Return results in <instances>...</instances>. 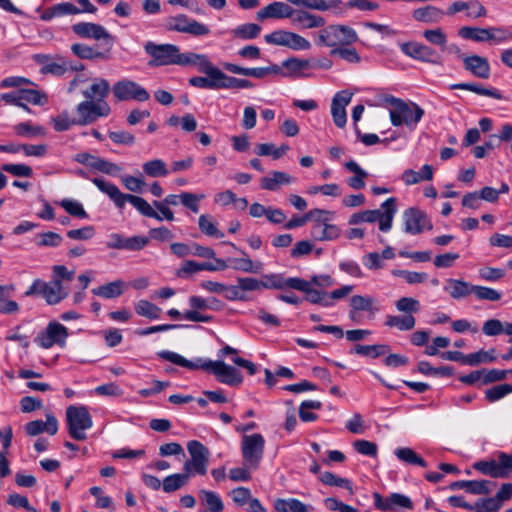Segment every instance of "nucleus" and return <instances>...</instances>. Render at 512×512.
<instances>
[{
	"instance_id": "c756f323",
	"label": "nucleus",
	"mask_w": 512,
	"mask_h": 512,
	"mask_svg": "<svg viewBox=\"0 0 512 512\" xmlns=\"http://www.w3.org/2000/svg\"><path fill=\"white\" fill-rule=\"evenodd\" d=\"M444 286L446 291L452 299L459 300L466 298L473 293V284L460 279H448Z\"/></svg>"
},
{
	"instance_id": "b1692460",
	"label": "nucleus",
	"mask_w": 512,
	"mask_h": 512,
	"mask_svg": "<svg viewBox=\"0 0 512 512\" xmlns=\"http://www.w3.org/2000/svg\"><path fill=\"white\" fill-rule=\"evenodd\" d=\"M178 65L184 67H195L199 72H215V66L209 60L208 56L195 52H180Z\"/></svg>"
},
{
	"instance_id": "2eb2a0df",
	"label": "nucleus",
	"mask_w": 512,
	"mask_h": 512,
	"mask_svg": "<svg viewBox=\"0 0 512 512\" xmlns=\"http://www.w3.org/2000/svg\"><path fill=\"white\" fill-rule=\"evenodd\" d=\"M67 337V328L59 322L51 321L46 329L36 336L34 341L39 347L49 349L55 344L61 347L64 346Z\"/></svg>"
},
{
	"instance_id": "bb28decb",
	"label": "nucleus",
	"mask_w": 512,
	"mask_h": 512,
	"mask_svg": "<svg viewBox=\"0 0 512 512\" xmlns=\"http://www.w3.org/2000/svg\"><path fill=\"white\" fill-rule=\"evenodd\" d=\"M24 430L29 436H37L42 432L55 435L58 431V421L53 414L48 413L46 414V422L42 420L30 421L25 425Z\"/></svg>"
},
{
	"instance_id": "6e6552de",
	"label": "nucleus",
	"mask_w": 512,
	"mask_h": 512,
	"mask_svg": "<svg viewBox=\"0 0 512 512\" xmlns=\"http://www.w3.org/2000/svg\"><path fill=\"white\" fill-rule=\"evenodd\" d=\"M34 295H41L47 304L55 305L68 296V291L58 280L45 282L41 279H35L32 285L25 291V296L27 297Z\"/></svg>"
},
{
	"instance_id": "4468645a",
	"label": "nucleus",
	"mask_w": 512,
	"mask_h": 512,
	"mask_svg": "<svg viewBox=\"0 0 512 512\" xmlns=\"http://www.w3.org/2000/svg\"><path fill=\"white\" fill-rule=\"evenodd\" d=\"M72 31L80 38L103 41V45L109 49L114 44V37L104 26L97 23L79 22L72 26Z\"/></svg>"
},
{
	"instance_id": "13d9d810",
	"label": "nucleus",
	"mask_w": 512,
	"mask_h": 512,
	"mask_svg": "<svg viewBox=\"0 0 512 512\" xmlns=\"http://www.w3.org/2000/svg\"><path fill=\"white\" fill-rule=\"evenodd\" d=\"M322 403L317 400H305L300 404L299 417L303 422H313L317 420L318 416L309 410H319Z\"/></svg>"
},
{
	"instance_id": "5fc2aeb1",
	"label": "nucleus",
	"mask_w": 512,
	"mask_h": 512,
	"mask_svg": "<svg viewBox=\"0 0 512 512\" xmlns=\"http://www.w3.org/2000/svg\"><path fill=\"white\" fill-rule=\"evenodd\" d=\"M458 34L464 39H470L475 42L489 41L487 28L464 26L459 29Z\"/></svg>"
},
{
	"instance_id": "79ce46f5",
	"label": "nucleus",
	"mask_w": 512,
	"mask_h": 512,
	"mask_svg": "<svg viewBox=\"0 0 512 512\" xmlns=\"http://www.w3.org/2000/svg\"><path fill=\"white\" fill-rule=\"evenodd\" d=\"M216 78L219 79V89H244V88H252L254 84L247 80L241 78H235L226 75L223 71L219 69V73H216Z\"/></svg>"
},
{
	"instance_id": "c85d7f7f",
	"label": "nucleus",
	"mask_w": 512,
	"mask_h": 512,
	"mask_svg": "<svg viewBox=\"0 0 512 512\" xmlns=\"http://www.w3.org/2000/svg\"><path fill=\"white\" fill-rule=\"evenodd\" d=\"M490 481L488 480H460L452 482L449 485V488L451 490H459V489H466L468 493L475 494V495H487L491 492V489L489 488Z\"/></svg>"
},
{
	"instance_id": "e2e57ef3",
	"label": "nucleus",
	"mask_w": 512,
	"mask_h": 512,
	"mask_svg": "<svg viewBox=\"0 0 512 512\" xmlns=\"http://www.w3.org/2000/svg\"><path fill=\"white\" fill-rule=\"evenodd\" d=\"M68 70L65 60L62 57H57L55 60L52 59L51 62L45 63V66L40 68V72L42 74H52L55 76H62Z\"/></svg>"
},
{
	"instance_id": "5701e85b",
	"label": "nucleus",
	"mask_w": 512,
	"mask_h": 512,
	"mask_svg": "<svg viewBox=\"0 0 512 512\" xmlns=\"http://www.w3.org/2000/svg\"><path fill=\"white\" fill-rule=\"evenodd\" d=\"M291 285L292 289L306 293L307 300L313 304H320L324 307L333 305V302L328 300L327 293L312 288L310 283L306 280L297 278V280H292Z\"/></svg>"
},
{
	"instance_id": "052dcab7",
	"label": "nucleus",
	"mask_w": 512,
	"mask_h": 512,
	"mask_svg": "<svg viewBox=\"0 0 512 512\" xmlns=\"http://www.w3.org/2000/svg\"><path fill=\"white\" fill-rule=\"evenodd\" d=\"M199 229L207 236L222 238L224 234L218 230L210 215L203 214L198 219Z\"/></svg>"
},
{
	"instance_id": "393cba45",
	"label": "nucleus",
	"mask_w": 512,
	"mask_h": 512,
	"mask_svg": "<svg viewBox=\"0 0 512 512\" xmlns=\"http://www.w3.org/2000/svg\"><path fill=\"white\" fill-rule=\"evenodd\" d=\"M463 66L473 76L480 79H488L491 74V67L488 59L479 55H470L463 58Z\"/></svg>"
},
{
	"instance_id": "0eeeda50",
	"label": "nucleus",
	"mask_w": 512,
	"mask_h": 512,
	"mask_svg": "<svg viewBox=\"0 0 512 512\" xmlns=\"http://www.w3.org/2000/svg\"><path fill=\"white\" fill-rule=\"evenodd\" d=\"M144 51L150 57L149 67L178 65L180 48L177 45L148 41L144 45Z\"/></svg>"
},
{
	"instance_id": "58836bf2",
	"label": "nucleus",
	"mask_w": 512,
	"mask_h": 512,
	"mask_svg": "<svg viewBox=\"0 0 512 512\" xmlns=\"http://www.w3.org/2000/svg\"><path fill=\"white\" fill-rule=\"evenodd\" d=\"M345 167L355 174L353 177L347 179L348 186L355 190L363 189L366 185L365 179L368 177V173L354 160L346 162Z\"/></svg>"
},
{
	"instance_id": "ea45409f",
	"label": "nucleus",
	"mask_w": 512,
	"mask_h": 512,
	"mask_svg": "<svg viewBox=\"0 0 512 512\" xmlns=\"http://www.w3.org/2000/svg\"><path fill=\"white\" fill-rule=\"evenodd\" d=\"M416 320L413 315H387L385 317V325L390 328H397L400 331H409L415 327Z\"/></svg>"
},
{
	"instance_id": "680f3d73",
	"label": "nucleus",
	"mask_w": 512,
	"mask_h": 512,
	"mask_svg": "<svg viewBox=\"0 0 512 512\" xmlns=\"http://www.w3.org/2000/svg\"><path fill=\"white\" fill-rule=\"evenodd\" d=\"M330 55L337 56L349 63H359L361 61L359 53L351 46H342L340 48L331 49Z\"/></svg>"
},
{
	"instance_id": "dca6fc26",
	"label": "nucleus",
	"mask_w": 512,
	"mask_h": 512,
	"mask_svg": "<svg viewBox=\"0 0 512 512\" xmlns=\"http://www.w3.org/2000/svg\"><path fill=\"white\" fill-rule=\"evenodd\" d=\"M404 231L408 234L417 235L424 230H432L433 225L427 214L415 207L406 209L403 212Z\"/></svg>"
},
{
	"instance_id": "6e6d98bb",
	"label": "nucleus",
	"mask_w": 512,
	"mask_h": 512,
	"mask_svg": "<svg viewBox=\"0 0 512 512\" xmlns=\"http://www.w3.org/2000/svg\"><path fill=\"white\" fill-rule=\"evenodd\" d=\"M199 498L208 506L211 512H222L224 509V504L220 496L213 491L200 490Z\"/></svg>"
},
{
	"instance_id": "7c9ffc66",
	"label": "nucleus",
	"mask_w": 512,
	"mask_h": 512,
	"mask_svg": "<svg viewBox=\"0 0 512 512\" xmlns=\"http://www.w3.org/2000/svg\"><path fill=\"white\" fill-rule=\"evenodd\" d=\"M311 237L316 241H332L339 237L338 226L329 223L313 224L310 231Z\"/></svg>"
},
{
	"instance_id": "1a4fd4ad",
	"label": "nucleus",
	"mask_w": 512,
	"mask_h": 512,
	"mask_svg": "<svg viewBox=\"0 0 512 512\" xmlns=\"http://www.w3.org/2000/svg\"><path fill=\"white\" fill-rule=\"evenodd\" d=\"M187 450L190 454V460L183 465V471L188 475H205L207 473L210 452L208 448L197 440H191L187 443Z\"/></svg>"
},
{
	"instance_id": "2f4dec72",
	"label": "nucleus",
	"mask_w": 512,
	"mask_h": 512,
	"mask_svg": "<svg viewBox=\"0 0 512 512\" xmlns=\"http://www.w3.org/2000/svg\"><path fill=\"white\" fill-rule=\"evenodd\" d=\"M469 8H477V12H468V17L480 18L486 16L487 14L486 8L477 0H472L468 2L456 1L448 7L446 14L451 16L458 12L467 10Z\"/></svg>"
},
{
	"instance_id": "39448f33",
	"label": "nucleus",
	"mask_w": 512,
	"mask_h": 512,
	"mask_svg": "<svg viewBox=\"0 0 512 512\" xmlns=\"http://www.w3.org/2000/svg\"><path fill=\"white\" fill-rule=\"evenodd\" d=\"M386 102L392 106L389 114L393 126L415 128L424 115V110L416 103H407L394 96L387 97Z\"/></svg>"
},
{
	"instance_id": "49530a36",
	"label": "nucleus",
	"mask_w": 512,
	"mask_h": 512,
	"mask_svg": "<svg viewBox=\"0 0 512 512\" xmlns=\"http://www.w3.org/2000/svg\"><path fill=\"white\" fill-rule=\"evenodd\" d=\"M87 167L111 176H116L122 171L119 165L98 156H94V160Z\"/></svg>"
},
{
	"instance_id": "7ed1b4c3",
	"label": "nucleus",
	"mask_w": 512,
	"mask_h": 512,
	"mask_svg": "<svg viewBox=\"0 0 512 512\" xmlns=\"http://www.w3.org/2000/svg\"><path fill=\"white\" fill-rule=\"evenodd\" d=\"M397 213V199L390 197L381 204V209L364 210L352 214L348 220L350 225L362 223H379V230L388 232L392 228L393 219Z\"/></svg>"
},
{
	"instance_id": "69168bd1",
	"label": "nucleus",
	"mask_w": 512,
	"mask_h": 512,
	"mask_svg": "<svg viewBox=\"0 0 512 512\" xmlns=\"http://www.w3.org/2000/svg\"><path fill=\"white\" fill-rule=\"evenodd\" d=\"M60 205L71 216H74V217H77L80 219H85L88 217V214L85 211L83 205L77 200L63 199L60 202Z\"/></svg>"
},
{
	"instance_id": "f3484780",
	"label": "nucleus",
	"mask_w": 512,
	"mask_h": 512,
	"mask_svg": "<svg viewBox=\"0 0 512 512\" xmlns=\"http://www.w3.org/2000/svg\"><path fill=\"white\" fill-rule=\"evenodd\" d=\"M374 505L378 510L394 512L397 508L413 509L412 500L400 493H391L387 497H382L379 493L373 494Z\"/></svg>"
},
{
	"instance_id": "a211bd4d",
	"label": "nucleus",
	"mask_w": 512,
	"mask_h": 512,
	"mask_svg": "<svg viewBox=\"0 0 512 512\" xmlns=\"http://www.w3.org/2000/svg\"><path fill=\"white\" fill-rule=\"evenodd\" d=\"M352 93L347 90L337 92L331 103V115L338 128H344L347 123L346 106L351 102Z\"/></svg>"
},
{
	"instance_id": "864d4df0",
	"label": "nucleus",
	"mask_w": 512,
	"mask_h": 512,
	"mask_svg": "<svg viewBox=\"0 0 512 512\" xmlns=\"http://www.w3.org/2000/svg\"><path fill=\"white\" fill-rule=\"evenodd\" d=\"M395 455L400 461L407 464L418 465L421 467L427 466V462L411 448H398L395 450Z\"/></svg>"
},
{
	"instance_id": "774afa93",
	"label": "nucleus",
	"mask_w": 512,
	"mask_h": 512,
	"mask_svg": "<svg viewBox=\"0 0 512 512\" xmlns=\"http://www.w3.org/2000/svg\"><path fill=\"white\" fill-rule=\"evenodd\" d=\"M512 393V385L505 383L493 386L485 391V397L489 402H495Z\"/></svg>"
},
{
	"instance_id": "aec40b11",
	"label": "nucleus",
	"mask_w": 512,
	"mask_h": 512,
	"mask_svg": "<svg viewBox=\"0 0 512 512\" xmlns=\"http://www.w3.org/2000/svg\"><path fill=\"white\" fill-rule=\"evenodd\" d=\"M400 48L405 55L415 60L434 64L439 62V55L427 45L418 42H406L401 44Z\"/></svg>"
},
{
	"instance_id": "c9c22d12",
	"label": "nucleus",
	"mask_w": 512,
	"mask_h": 512,
	"mask_svg": "<svg viewBox=\"0 0 512 512\" xmlns=\"http://www.w3.org/2000/svg\"><path fill=\"white\" fill-rule=\"evenodd\" d=\"M126 287V283L123 280L118 279L92 289V293L105 299H114L121 296Z\"/></svg>"
},
{
	"instance_id": "4c0bfd02",
	"label": "nucleus",
	"mask_w": 512,
	"mask_h": 512,
	"mask_svg": "<svg viewBox=\"0 0 512 512\" xmlns=\"http://www.w3.org/2000/svg\"><path fill=\"white\" fill-rule=\"evenodd\" d=\"M444 14V11L441 9L432 5H427L425 7L415 9L412 12V17L414 20L423 23H437L442 20Z\"/></svg>"
},
{
	"instance_id": "20e7f679",
	"label": "nucleus",
	"mask_w": 512,
	"mask_h": 512,
	"mask_svg": "<svg viewBox=\"0 0 512 512\" xmlns=\"http://www.w3.org/2000/svg\"><path fill=\"white\" fill-rule=\"evenodd\" d=\"M314 43L331 49L351 46L358 41L357 32L350 26L331 24L313 34Z\"/></svg>"
},
{
	"instance_id": "9b49d317",
	"label": "nucleus",
	"mask_w": 512,
	"mask_h": 512,
	"mask_svg": "<svg viewBox=\"0 0 512 512\" xmlns=\"http://www.w3.org/2000/svg\"><path fill=\"white\" fill-rule=\"evenodd\" d=\"M78 125H89L97 119L107 117L111 113V107L107 101L85 99L76 106Z\"/></svg>"
},
{
	"instance_id": "ddd939ff",
	"label": "nucleus",
	"mask_w": 512,
	"mask_h": 512,
	"mask_svg": "<svg viewBox=\"0 0 512 512\" xmlns=\"http://www.w3.org/2000/svg\"><path fill=\"white\" fill-rule=\"evenodd\" d=\"M112 92L118 101L135 100L145 102L150 98V94L144 87L128 79L116 82L112 87Z\"/></svg>"
},
{
	"instance_id": "f03ea898",
	"label": "nucleus",
	"mask_w": 512,
	"mask_h": 512,
	"mask_svg": "<svg viewBox=\"0 0 512 512\" xmlns=\"http://www.w3.org/2000/svg\"><path fill=\"white\" fill-rule=\"evenodd\" d=\"M91 181L102 193L106 194L113 201L114 205L119 210L124 209L126 203H130L143 216L162 221V217L159 213H157L144 198L123 193L115 184L103 178H92Z\"/></svg>"
},
{
	"instance_id": "0e129e2a",
	"label": "nucleus",
	"mask_w": 512,
	"mask_h": 512,
	"mask_svg": "<svg viewBox=\"0 0 512 512\" xmlns=\"http://www.w3.org/2000/svg\"><path fill=\"white\" fill-rule=\"evenodd\" d=\"M17 135L23 137H35L45 135V129L41 126H35L31 122H22L14 126Z\"/></svg>"
},
{
	"instance_id": "37998d69",
	"label": "nucleus",
	"mask_w": 512,
	"mask_h": 512,
	"mask_svg": "<svg viewBox=\"0 0 512 512\" xmlns=\"http://www.w3.org/2000/svg\"><path fill=\"white\" fill-rule=\"evenodd\" d=\"M292 280H297L296 277L284 278L281 274H267L261 279L262 289H284L286 287L292 288Z\"/></svg>"
},
{
	"instance_id": "603ef678",
	"label": "nucleus",
	"mask_w": 512,
	"mask_h": 512,
	"mask_svg": "<svg viewBox=\"0 0 512 512\" xmlns=\"http://www.w3.org/2000/svg\"><path fill=\"white\" fill-rule=\"evenodd\" d=\"M189 478L190 475L185 471L165 477L162 484L164 492L171 493L180 489L188 482Z\"/></svg>"
},
{
	"instance_id": "a18cd8bd",
	"label": "nucleus",
	"mask_w": 512,
	"mask_h": 512,
	"mask_svg": "<svg viewBox=\"0 0 512 512\" xmlns=\"http://www.w3.org/2000/svg\"><path fill=\"white\" fill-rule=\"evenodd\" d=\"M389 346L385 344H376V345H360L357 344L351 350V353H355L358 355L367 356L370 358H378L382 355H385L389 351Z\"/></svg>"
},
{
	"instance_id": "8fccbe9b",
	"label": "nucleus",
	"mask_w": 512,
	"mask_h": 512,
	"mask_svg": "<svg viewBox=\"0 0 512 512\" xmlns=\"http://www.w3.org/2000/svg\"><path fill=\"white\" fill-rule=\"evenodd\" d=\"M18 92L20 101L33 105H45L48 102L47 95L37 89L23 87Z\"/></svg>"
},
{
	"instance_id": "412c9836",
	"label": "nucleus",
	"mask_w": 512,
	"mask_h": 512,
	"mask_svg": "<svg viewBox=\"0 0 512 512\" xmlns=\"http://www.w3.org/2000/svg\"><path fill=\"white\" fill-rule=\"evenodd\" d=\"M349 318L355 321L360 312H368L371 315L377 313L380 308L377 300L369 295H354L350 298Z\"/></svg>"
},
{
	"instance_id": "473e14b6",
	"label": "nucleus",
	"mask_w": 512,
	"mask_h": 512,
	"mask_svg": "<svg viewBox=\"0 0 512 512\" xmlns=\"http://www.w3.org/2000/svg\"><path fill=\"white\" fill-rule=\"evenodd\" d=\"M72 52L81 59L86 60H94V59H103L106 60L110 56L111 49L105 48L103 51H99L94 49L93 47L82 44V43H76L71 46Z\"/></svg>"
},
{
	"instance_id": "09e8293b",
	"label": "nucleus",
	"mask_w": 512,
	"mask_h": 512,
	"mask_svg": "<svg viewBox=\"0 0 512 512\" xmlns=\"http://www.w3.org/2000/svg\"><path fill=\"white\" fill-rule=\"evenodd\" d=\"M143 172L153 178L166 177L169 174L166 163L161 159H153L143 163Z\"/></svg>"
},
{
	"instance_id": "de8ad7c7",
	"label": "nucleus",
	"mask_w": 512,
	"mask_h": 512,
	"mask_svg": "<svg viewBox=\"0 0 512 512\" xmlns=\"http://www.w3.org/2000/svg\"><path fill=\"white\" fill-rule=\"evenodd\" d=\"M87 167L111 176H116L122 171L119 165L98 156H94V160Z\"/></svg>"
},
{
	"instance_id": "cd10ccee",
	"label": "nucleus",
	"mask_w": 512,
	"mask_h": 512,
	"mask_svg": "<svg viewBox=\"0 0 512 512\" xmlns=\"http://www.w3.org/2000/svg\"><path fill=\"white\" fill-rule=\"evenodd\" d=\"M111 87L108 80L96 77L92 80L91 84L82 91L85 99L106 101L110 93Z\"/></svg>"
},
{
	"instance_id": "a878e982",
	"label": "nucleus",
	"mask_w": 512,
	"mask_h": 512,
	"mask_svg": "<svg viewBox=\"0 0 512 512\" xmlns=\"http://www.w3.org/2000/svg\"><path fill=\"white\" fill-rule=\"evenodd\" d=\"M291 22L301 29L323 28L326 24L322 16L312 14L306 10H293Z\"/></svg>"
},
{
	"instance_id": "6ab92c4d",
	"label": "nucleus",
	"mask_w": 512,
	"mask_h": 512,
	"mask_svg": "<svg viewBox=\"0 0 512 512\" xmlns=\"http://www.w3.org/2000/svg\"><path fill=\"white\" fill-rule=\"evenodd\" d=\"M223 68L233 74L254 77L262 79L270 75H279L282 73L280 66L272 64L267 67L244 68L233 63H223Z\"/></svg>"
},
{
	"instance_id": "423d86ee",
	"label": "nucleus",
	"mask_w": 512,
	"mask_h": 512,
	"mask_svg": "<svg viewBox=\"0 0 512 512\" xmlns=\"http://www.w3.org/2000/svg\"><path fill=\"white\" fill-rule=\"evenodd\" d=\"M66 422L69 435L77 441L85 440L86 430L93 426L92 417L85 406H69L66 409Z\"/></svg>"
},
{
	"instance_id": "e433bc0d",
	"label": "nucleus",
	"mask_w": 512,
	"mask_h": 512,
	"mask_svg": "<svg viewBox=\"0 0 512 512\" xmlns=\"http://www.w3.org/2000/svg\"><path fill=\"white\" fill-rule=\"evenodd\" d=\"M451 90H467L481 96L491 97L497 100H502L503 96L496 88H485L478 83H455L450 85Z\"/></svg>"
},
{
	"instance_id": "f257e3e1",
	"label": "nucleus",
	"mask_w": 512,
	"mask_h": 512,
	"mask_svg": "<svg viewBox=\"0 0 512 512\" xmlns=\"http://www.w3.org/2000/svg\"><path fill=\"white\" fill-rule=\"evenodd\" d=\"M157 356L163 360L191 370L203 369L211 372L220 383L229 386L240 385L243 381L241 373L235 367L227 365L225 362L220 360L202 361V359H197L196 361H191L180 354L169 350L159 351L157 352Z\"/></svg>"
},
{
	"instance_id": "a19ab883",
	"label": "nucleus",
	"mask_w": 512,
	"mask_h": 512,
	"mask_svg": "<svg viewBox=\"0 0 512 512\" xmlns=\"http://www.w3.org/2000/svg\"><path fill=\"white\" fill-rule=\"evenodd\" d=\"M214 71L202 72L207 77L196 76L189 79V84L193 87L202 89H219V79L216 78V73H219V68L214 67Z\"/></svg>"
},
{
	"instance_id": "72a5a7b5",
	"label": "nucleus",
	"mask_w": 512,
	"mask_h": 512,
	"mask_svg": "<svg viewBox=\"0 0 512 512\" xmlns=\"http://www.w3.org/2000/svg\"><path fill=\"white\" fill-rule=\"evenodd\" d=\"M241 258H229V267L234 270L242 271L245 273H259L263 268V264L259 261L254 262L249 258L246 252L241 251Z\"/></svg>"
},
{
	"instance_id": "9d476101",
	"label": "nucleus",
	"mask_w": 512,
	"mask_h": 512,
	"mask_svg": "<svg viewBox=\"0 0 512 512\" xmlns=\"http://www.w3.org/2000/svg\"><path fill=\"white\" fill-rule=\"evenodd\" d=\"M165 27L168 31L189 34L195 37L206 36L210 34V28L185 14L170 16L165 21Z\"/></svg>"
},
{
	"instance_id": "4be33fe9",
	"label": "nucleus",
	"mask_w": 512,
	"mask_h": 512,
	"mask_svg": "<svg viewBox=\"0 0 512 512\" xmlns=\"http://www.w3.org/2000/svg\"><path fill=\"white\" fill-rule=\"evenodd\" d=\"M294 8L284 2L275 1L260 9L256 18L259 21L266 19H283L292 17Z\"/></svg>"
},
{
	"instance_id": "f704fd0d",
	"label": "nucleus",
	"mask_w": 512,
	"mask_h": 512,
	"mask_svg": "<svg viewBox=\"0 0 512 512\" xmlns=\"http://www.w3.org/2000/svg\"><path fill=\"white\" fill-rule=\"evenodd\" d=\"M295 180L286 172L272 171L268 176L261 178V187L265 190L275 191L280 185L290 184Z\"/></svg>"
},
{
	"instance_id": "f8f14e48",
	"label": "nucleus",
	"mask_w": 512,
	"mask_h": 512,
	"mask_svg": "<svg viewBox=\"0 0 512 512\" xmlns=\"http://www.w3.org/2000/svg\"><path fill=\"white\" fill-rule=\"evenodd\" d=\"M265 440L259 434L245 435L241 443V452L245 465L256 469L263 458Z\"/></svg>"
},
{
	"instance_id": "bf43d9fd",
	"label": "nucleus",
	"mask_w": 512,
	"mask_h": 512,
	"mask_svg": "<svg viewBox=\"0 0 512 512\" xmlns=\"http://www.w3.org/2000/svg\"><path fill=\"white\" fill-rule=\"evenodd\" d=\"M14 290L12 285L2 286L0 285V313L12 314L19 310V305L14 300H8L5 298L6 293H10Z\"/></svg>"
},
{
	"instance_id": "c03bdc74",
	"label": "nucleus",
	"mask_w": 512,
	"mask_h": 512,
	"mask_svg": "<svg viewBox=\"0 0 512 512\" xmlns=\"http://www.w3.org/2000/svg\"><path fill=\"white\" fill-rule=\"evenodd\" d=\"M261 27L255 23H246L239 25L231 30V35L235 39L251 40L259 36Z\"/></svg>"
},
{
	"instance_id": "338daca9",
	"label": "nucleus",
	"mask_w": 512,
	"mask_h": 512,
	"mask_svg": "<svg viewBox=\"0 0 512 512\" xmlns=\"http://www.w3.org/2000/svg\"><path fill=\"white\" fill-rule=\"evenodd\" d=\"M478 300L496 302L501 299V293L490 287L473 285V293Z\"/></svg>"
},
{
	"instance_id": "4d7b16f0",
	"label": "nucleus",
	"mask_w": 512,
	"mask_h": 512,
	"mask_svg": "<svg viewBox=\"0 0 512 512\" xmlns=\"http://www.w3.org/2000/svg\"><path fill=\"white\" fill-rule=\"evenodd\" d=\"M135 312L148 319H158L161 314V308L147 300H139L135 306Z\"/></svg>"
},
{
	"instance_id": "3c124183",
	"label": "nucleus",
	"mask_w": 512,
	"mask_h": 512,
	"mask_svg": "<svg viewBox=\"0 0 512 512\" xmlns=\"http://www.w3.org/2000/svg\"><path fill=\"white\" fill-rule=\"evenodd\" d=\"M473 467L484 475H488L493 478H505V474L500 470L499 459L478 461L473 465Z\"/></svg>"
}]
</instances>
